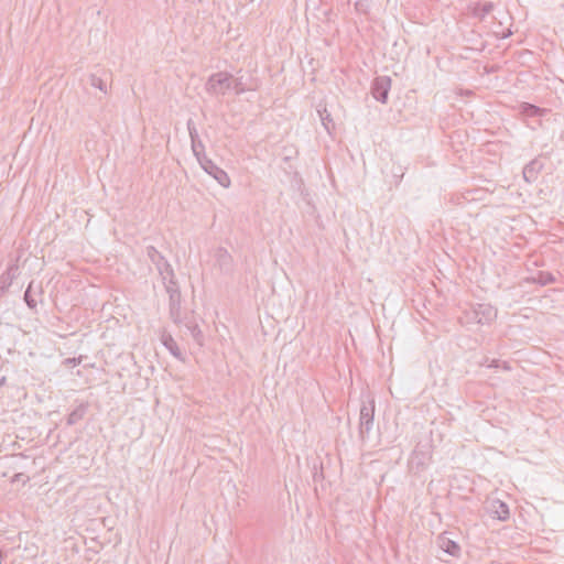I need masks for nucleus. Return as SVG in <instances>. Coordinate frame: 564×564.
<instances>
[{
    "label": "nucleus",
    "mask_w": 564,
    "mask_h": 564,
    "mask_svg": "<svg viewBox=\"0 0 564 564\" xmlns=\"http://www.w3.org/2000/svg\"><path fill=\"white\" fill-rule=\"evenodd\" d=\"M380 426L381 425H376V430L378 433H380ZM373 427H375V425H370V424L359 425V434H360L361 438L362 440L367 438Z\"/></svg>",
    "instance_id": "nucleus-4"
},
{
    "label": "nucleus",
    "mask_w": 564,
    "mask_h": 564,
    "mask_svg": "<svg viewBox=\"0 0 564 564\" xmlns=\"http://www.w3.org/2000/svg\"><path fill=\"white\" fill-rule=\"evenodd\" d=\"M20 476H22V474H17V476H15V477L18 478V480H21V477H20Z\"/></svg>",
    "instance_id": "nucleus-5"
},
{
    "label": "nucleus",
    "mask_w": 564,
    "mask_h": 564,
    "mask_svg": "<svg viewBox=\"0 0 564 564\" xmlns=\"http://www.w3.org/2000/svg\"><path fill=\"white\" fill-rule=\"evenodd\" d=\"M20 476H22V474H17V476H15V477L18 478V480H21V477H20Z\"/></svg>",
    "instance_id": "nucleus-6"
},
{
    "label": "nucleus",
    "mask_w": 564,
    "mask_h": 564,
    "mask_svg": "<svg viewBox=\"0 0 564 564\" xmlns=\"http://www.w3.org/2000/svg\"><path fill=\"white\" fill-rule=\"evenodd\" d=\"M433 446L430 442L417 443L409 458V471L414 475L424 473L432 463Z\"/></svg>",
    "instance_id": "nucleus-1"
},
{
    "label": "nucleus",
    "mask_w": 564,
    "mask_h": 564,
    "mask_svg": "<svg viewBox=\"0 0 564 564\" xmlns=\"http://www.w3.org/2000/svg\"><path fill=\"white\" fill-rule=\"evenodd\" d=\"M488 512L492 518L498 519L500 521H506L510 517V510L508 505L499 499H492L489 501Z\"/></svg>",
    "instance_id": "nucleus-2"
},
{
    "label": "nucleus",
    "mask_w": 564,
    "mask_h": 564,
    "mask_svg": "<svg viewBox=\"0 0 564 564\" xmlns=\"http://www.w3.org/2000/svg\"><path fill=\"white\" fill-rule=\"evenodd\" d=\"M440 547L452 556H459L460 546L457 542L451 540L445 533L441 534L437 539Z\"/></svg>",
    "instance_id": "nucleus-3"
}]
</instances>
